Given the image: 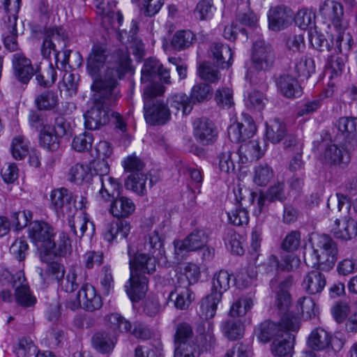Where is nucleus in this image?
<instances>
[{
    "instance_id": "1",
    "label": "nucleus",
    "mask_w": 357,
    "mask_h": 357,
    "mask_svg": "<svg viewBox=\"0 0 357 357\" xmlns=\"http://www.w3.org/2000/svg\"><path fill=\"white\" fill-rule=\"evenodd\" d=\"M130 63L127 52H118L112 56L104 74L93 84L96 94L93 105L84 114L86 128L99 130L109 122L111 110L109 106L119 98L117 81L130 70Z\"/></svg>"
},
{
    "instance_id": "2",
    "label": "nucleus",
    "mask_w": 357,
    "mask_h": 357,
    "mask_svg": "<svg viewBox=\"0 0 357 357\" xmlns=\"http://www.w3.org/2000/svg\"><path fill=\"white\" fill-rule=\"evenodd\" d=\"M130 276L129 284L126 285V291L132 302L143 298L147 291L148 279L144 274H152L156 270L157 262H163V259L154 257L145 252H137L128 246Z\"/></svg>"
},
{
    "instance_id": "3",
    "label": "nucleus",
    "mask_w": 357,
    "mask_h": 357,
    "mask_svg": "<svg viewBox=\"0 0 357 357\" xmlns=\"http://www.w3.org/2000/svg\"><path fill=\"white\" fill-rule=\"evenodd\" d=\"M310 242L312 249V253L305 259L306 264L312 268L323 271L331 270L338 256L337 245L327 234H312Z\"/></svg>"
},
{
    "instance_id": "4",
    "label": "nucleus",
    "mask_w": 357,
    "mask_h": 357,
    "mask_svg": "<svg viewBox=\"0 0 357 357\" xmlns=\"http://www.w3.org/2000/svg\"><path fill=\"white\" fill-rule=\"evenodd\" d=\"M165 91V87L158 82L151 83L144 89V118L150 125H163L170 119L171 112L167 104L158 98Z\"/></svg>"
},
{
    "instance_id": "5",
    "label": "nucleus",
    "mask_w": 357,
    "mask_h": 357,
    "mask_svg": "<svg viewBox=\"0 0 357 357\" xmlns=\"http://www.w3.org/2000/svg\"><path fill=\"white\" fill-rule=\"evenodd\" d=\"M300 328L299 318L294 313L282 315L278 323L265 321L261 323L255 331L256 335L261 342H268L273 337H283L286 331H297Z\"/></svg>"
},
{
    "instance_id": "6",
    "label": "nucleus",
    "mask_w": 357,
    "mask_h": 357,
    "mask_svg": "<svg viewBox=\"0 0 357 357\" xmlns=\"http://www.w3.org/2000/svg\"><path fill=\"white\" fill-rule=\"evenodd\" d=\"M68 43V36L61 27L50 28L45 33V38L40 47L41 55L45 59H50L53 54L58 64L61 50H64Z\"/></svg>"
},
{
    "instance_id": "7",
    "label": "nucleus",
    "mask_w": 357,
    "mask_h": 357,
    "mask_svg": "<svg viewBox=\"0 0 357 357\" xmlns=\"http://www.w3.org/2000/svg\"><path fill=\"white\" fill-rule=\"evenodd\" d=\"M251 68L257 72L270 69L275 62V55L272 46L263 40H256L251 50Z\"/></svg>"
},
{
    "instance_id": "8",
    "label": "nucleus",
    "mask_w": 357,
    "mask_h": 357,
    "mask_svg": "<svg viewBox=\"0 0 357 357\" xmlns=\"http://www.w3.org/2000/svg\"><path fill=\"white\" fill-rule=\"evenodd\" d=\"M208 236L202 229L192 231L183 241H174V254L178 260L182 259L186 252L203 248L208 242Z\"/></svg>"
},
{
    "instance_id": "9",
    "label": "nucleus",
    "mask_w": 357,
    "mask_h": 357,
    "mask_svg": "<svg viewBox=\"0 0 357 357\" xmlns=\"http://www.w3.org/2000/svg\"><path fill=\"white\" fill-rule=\"evenodd\" d=\"M54 234L53 228L45 222H33L29 227V236L37 246L40 247V251L54 247L52 242Z\"/></svg>"
},
{
    "instance_id": "10",
    "label": "nucleus",
    "mask_w": 357,
    "mask_h": 357,
    "mask_svg": "<svg viewBox=\"0 0 357 357\" xmlns=\"http://www.w3.org/2000/svg\"><path fill=\"white\" fill-rule=\"evenodd\" d=\"M52 248H47L40 251V257L43 261H50L58 257H66L73 251L71 241L67 234L60 232L56 239H52Z\"/></svg>"
},
{
    "instance_id": "11",
    "label": "nucleus",
    "mask_w": 357,
    "mask_h": 357,
    "mask_svg": "<svg viewBox=\"0 0 357 357\" xmlns=\"http://www.w3.org/2000/svg\"><path fill=\"white\" fill-rule=\"evenodd\" d=\"M165 236L162 234L158 228L150 231L144 238L143 244L138 246L140 252H145L156 258L163 259L166 263L165 250L164 247Z\"/></svg>"
},
{
    "instance_id": "12",
    "label": "nucleus",
    "mask_w": 357,
    "mask_h": 357,
    "mask_svg": "<svg viewBox=\"0 0 357 357\" xmlns=\"http://www.w3.org/2000/svg\"><path fill=\"white\" fill-rule=\"evenodd\" d=\"M319 13L326 22H331L336 31H340L344 28L342 21L343 8L342 6L331 0H326L319 5Z\"/></svg>"
},
{
    "instance_id": "13",
    "label": "nucleus",
    "mask_w": 357,
    "mask_h": 357,
    "mask_svg": "<svg viewBox=\"0 0 357 357\" xmlns=\"http://www.w3.org/2000/svg\"><path fill=\"white\" fill-rule=\"evenodd\" d=\"M333 336L322 328L314 329L307 338V345L313 351H325L328 355L335 353Z\"/></svg>"
},
{
    "instance_id": "14",
    "label": "nucleus",
    "mask_w": 357,
    "mask_h": 357,
    "mask_svg": "<svg viewBox=\"0 0 357 357\" xmlns=\"http://www.w3.org/2000/svg\"><path fill=\"white\" fill-rule=\"evenodd\" d=\"M293 16L292 10L284 5L271 8L268 14L269 29L275 31L284 29L291 23Z\"/></svg>"
},
{
    "instance_id": "15",
    "label": "nucleus",
    "mask_w": 357,
    "mask_h": 357,
    "mask_svg": "<svg viewBox=\"0 0 357 357\" xmlns=\"http://www.w3.org/2000/svg\"><path fill=\"white\" fill-rule=\"evenodd\" d=\"M193 134L199 144L208 145L215 142L218 132L211 121L199 119L193 123Z\"/></svg>"
},
{
    "instance_id": "16",
    "label": "nucleus",
    "mask_w": 357,
    "mask_h": 357,
    "mask_svg": "<svg viewBox=\"0 0 357 357\" xmlns=\"http://www.w3.org/2000/svg\"><path fill=\"white\" fill-rule=\"evenodd\" d=\"M158 178L151 174L140 173L130 174L125 181V186L137 195H144L147 191V186L151 188L157 181Z\"/></svg>"
},
{
    "instance_id": "17",
    "label": "nucleus",
    "mask_w": 357,
    "mask_h": 357,
    "mask_svg": "<svg viewBox=\"0 0 357 357\" xmlns=\"http://www.w3.org/2000/svg\"><path fill=\"white\" fill-rule=\"evenodd\" d=\"M250 196L251 204H254L255 200L257 201L258 213H260L264 206L266 199H268L270 202H274L275 200L283 202L286 199L284 195V183L283 182H278L275 185L271 186L267 191L266 195H264L261 190H259L252 192Z\"/></svg>"
},
{
    "instance_id": "18",
    "label": "nucleus",
    "mask_w": 357,
    "mask_h": 357,
    "mask_svg": "<svg viewBox=\"0 0 357 357\" xmlns=\"http://www.w3.org/2000/svg\"><path fill=\"white\" fill-rule=\"evenodd\" d=\"M74 202L73 193L66 188L54 189L50 193V206L57 213L70 212Z\"/></svg>"
},
{
    "instance_id": "19",
    "label": "nucleus",
    "mask_w": 357,
    "mask_h": 357,
    "mask_svg": "<svg viewBox=\"0 0 357 357\" xmlns=\"http://www.w3.org/2000/svg\"><path fill=\"white\" fill-rule=\"evenodd\" d=\"M82 305L84 309L91 312L102 306L101 297L96 294L95 288L89 283L82 284L77 293V303L75 307H78Z\"/></svg>"
},
{
    "instance_id": "20",
    "label": "nucleus",
    "mask_w": 357,
    "mask_h": 357,
    "mask_svg": "<svg viewBox=\"0 0 357 357\" xmlns=\"http://www.w3.org/2000/svg\"><path fill=\"white\" fill-rule=\"evenodd\" d=\"M186 284L185 282L183 284L175 282L174 289L169 295V299L174 302L175 307L181 310L188 309L195 299V294Z\"/></svg>"
},
{
    "instance_id": "21",
    "label": "nucleus",
    "mask_w": 357,
    "mask_h": 357,
    "mask_svg": "<svg viewBox=\"0 0 357 357\" xmlns=\"http://www.w3.org/2000/svg\"><path fill=\"white\" fill-rule=\"evenodd\" d=\"M130 225L126 220H116L108 223L103 233L105 241L113 243L126 239L129 235Z\"/></svg>"
},
{
    "instance_id": "22",
    "label": "nucleus",
    "mask_w": 357,
    "mask_h": 357,
    "mask_svg": "<svg viewBox=\"0 0 357 357\" xmlns=\"http://www.w3.org/2000/svg\"><path fill=\"white\" fill-rule=\"evenodd\" d=\"M335 128L337 130L336 137L350 143L357 137V118L341 117L335 122Z\"/></svg>"
},
{
    "instance_id": "23",
    "label": "nucleus",
    "mask_w": 357,
    "mask_h": 357,
    "mask_svg": "<svg viewBox=\"0 0 357 357\" xmlns=\"http://www.w3.org/2000/svg\"><path fill=\"white\" fill-rule=\"evenodd\" d=\"M333 236L338 239L349 241L357 236V221L345 218L341 223L336 219L331 230Z\"/></svg>"
},
{
    "instance_id": "24",
    "label": "nucleus",
    "mask_w": 357,
    "mask_h": 357,
    "mask_svg": "<svg viewBox=\"0 0 357 357\" xmlns=\"http://www.w3.org/2000/svg\"><path fill=\"white\" fill-rule=\"evenodd\" d=\"M14 73L19 81L27 83L35 74L31 61L22 54H15L13 58Z\"/></svg>"
},
{
    "instance_id": "25",
    "label": "nucleus",
    "mask_w": 357,
    "mask_h": 357,
    "mask_svg": "<svg viewBox=\"0 0 357 357\" xmlns=\"http://www.w3.org/2000/svg\"><path fill=\"white\" fill-rule=\"evenodd\" d=\"M349 152L335 144L328 145L323 154V159L326 164L329 165H346L350 162Z\"/></svg>"
},
{
    "instance_id": "26",
    "label": "nucleus",
    "mask_w": 357,
    "mask_h": 357,
    "mask_svg": "<svg viewBox=\"0 0 357 357\" xmlns=\"http://www.w3.org/2000/svg\"><path fill=\"white\" fill-rule=\"evenodd\" d=\"M326 284V276L319 269L310 271L305 276L302 282V286L305 291L309 294L312 295L321 293Z\"/></svg>"
},
{
    "instance_id": "27",
    "label": "nucleus",
    "mask_w": 357,
    "mask_h": 357,
    "mask_svg": "<svg viewBox=\"0 0 357 357\" xmlns=\"http://www.w3.org/2000/svg\"><path fill=\"white\" fill-rule=\"evenodd\" d=\"M109 207V212L114 216L119 218L129 217L135 210V205L132 199L127 197H115Z\"/></svg>"
},
{
    "instance_id": "28",
    "label": "nucleus",
    "mask_w": 357,
    "mask_h": 357,
    "mask_svg": "<svg viewBox=\"0 0 357 357\" xmlns=\"http://www.w3.org/2000/svg\"><path fill=\"white\" fill-rule=\"evenodd\" d=\"M293 331H286L283 337L275 338L271 344V351L275 356H284L290 354L294 349L295 335Z\"/></svg>"
},
{
    "instance_id": "29",
    "label": "nucleus",
    "mask_w": 357,
    "mask_h": 357,
    "mask_svg": "<svg viewBox=\"0 0 357 357\" xmlns=\"http://www.w3.org/2000/svg\"><path fill=\"white\" fill-rule=\"evenodd\" d=\"M106 59V50L100 45H94L87 59V70L89 74L97 77Z\"/></svg>"
},
{
    "instance_id": "30",
    "label": "nucleus",
    "mask_w": 357,
    "mask_h": 357,
    "mask_svg": "<svg viewBox=\"0 0 357 357\" xmlns=\"http://www.w3.org/2000/svg\"><path fill=\"white\" fill-rule=\"evenodd\" d=\"M213 60L221 68H228L232 64V52L228 45L220 43H213L211 45Z\"/></svg>"
},
{
    "instance_id": "31",
    "label": "nucleus",
    "mask_w": 357,
    "mask_h": 357,
    "mask_svg": "<svg viewBox=\"0 0 357 357\" xmlns=\"http://www.w3.org/2000/svg\"><path fill=\"white\" fill-rule=\"evenodd\" d=\"M15 300L16 303L24 308L33 307L37 303L36 297L31 291L27 281L20 282L15 287Z\"/></svg>"
},
{
    "instance_id": "32",
    "label": "nucleus",
    "mask_w": 357,
    "mask_h": 357,
    "mask_svg": "<svg viewBox=\"0 0 357 357\" xmlns=\"http://www.w3.org/2000/svg\"><path fill=\"white\" fill-rule=\"evenodd\" d=\"M244 185L238 184L234 188L235 200L236 202L237 208L228 213V218L231 224L236 226H241L243 225V219L245 218V209L243 207L242 201L244 199Z\"/></svg>"
},
{
    "instance_id": "33",
    "label": "nucleus",
    "mask_w": 357,
    "mask_h": 357,
    "mask_svg": "<svg viewBox=\"0 0 357 357\" xmlns=\"http://www.w3.org/2000/svg\"><path fill=\"white\" fill-rule=\"evenodd\" d=\"M245 321L234 319L223 321L221 330L224 336L231 341L243 338L245 332Z\"/></svg>"
},
{
    "instance_id": "34",
    "label": "nucleus",
    "mask_w": 357,
    "mask_h": 357,
    "mask_svg": "<svg viewBox=\"0 0 357 357\" xmlns=\"http://www.w3.org/2000/svg\"><path fill=\"white\" fill-rule=\"evenodd\" d=\"M276 83L281 93L287 98H296L301 95V86L296 79L291 76L282 75Z\"/></svg>"
},
{
    "instance_id": "35",
    "label": "nucleus",
    "mask_w": 357,
    "mask_h": 357,
    "mask_svg": "<svg viewBox=\"0 0 357 357\" xmlns=\"http://www.w3.org/2000/svg\"><path fill=\"white\" fill-rule=\"evenodd\" d=\"M99 181L101 184L99 194L105 201H111L116 196H119L121 184L117 179L111 176H106L100 177Z\"/></svg>"
},
{
    "instance_id": "36",
    "label": "nucleus",
    "mask_w": 357,
    "mask_h": 357,
    "mask_svg": "<svg viewBox=\"0 0 357 357\" xmlns=\"http://www.w3.org/2000/svg\"><path fill=\"white\" fill-rule=\"evenodd\" d=\"M221 300L220 293L211 291L200 302V315L206 319L213 318L215 315L218 305Z\"/></svg>"
},
{
    "instance_id": "37",
    "label": "nucleus",
    "mask_w": 357,
    "mask_h": 357,
    "mask_svg": "<svg viewBox=\"0 0 357 357\" xmlns=\"http://www.w3.org/2000/svg\"><path fill=\"white\" fill-rule=\"evenodd\" d=\"M93 347L100 353H109L112 351L115 346L116 339L109 333L101 331L96 333L92 337Z\"/></svg>"
},
{
    "instance_id": "38",
    "label": "nucleus",
    "mask_w": 357,
    "mask_h": 357,
    "mask_svg": "<svg viewBox=\"0 0 357 357\" xmlns=\"http://www.w3.org/2000/svg\"><path fill=\"white\" fill-rule=\"evenodd\" d=\"M287 134L286 124L279 119H274L266 123V136L273 144L280 142Z\"/></svg>"
},
{
    "instance_id": "39",
    "label": "nucleus",
    "mask_w": 357,
    "mask_h": 357,
    "mask_svg": "<svg viewBox=\"0 0 357 357\" xmlns=\"http://www.w3.org/2000/svg\"><path fill=\"white\" fill-rule=\"evenodd\" d=\"M200 276V271L195 264L188 263L181 268V271L176 275V282L181 284L186 282V286L195 283Z\"/></svg>"
},
{
    "instance_id": "40",
    "label": "nucleus",
    "mask_w": 357,
    "mask_h": 357,
    "mask_svg": "<svg viewBox=\"0 0 357 357\" xmlns=\"http://www.w3.org/2000/svg\"><path fill=\"white\" fill-rule=\"evenodd\" d=\"M70 181L77 184L89 182L92 178L91 167L82 163H77L73 166L70 171Z\"/></svg>"
},
{
    "instance_id": "41",
    "label": "nucleus",
    "mask_w": 357,
    "mask_h": 357,
    "mask_svg": "<svg viewBox=\"0 0 357 357\" xmlns=\"http://www.w3.org/2000/svg\"><path fill=\"white\" fill-rule=\"evenodd\" d=\"M213 93L212 87L206 83H197L190 91L189 98L193 105L195 103L206 102L211 98Z\"/></svg>"
},
{
    "instance_id": "42",
    "label": "nucleus",
    "mask_w": 357,
    "mask_h": 357,
    "mask_svg": "<svg viewBox=\"0 0 357 357\" xmlns=\"http://www.w3.org/2000/svg\"><path fill=\"white\" fill-rule=\"evenodd\" d=\"M293 69L296 76L307 79L314 72V60L306 56H303L296 59Z\"/></svg>"
},
{
    "instance_id": "43",
    "label": "nucleus",
    "mask_w": 357,
    "mask_h": 357,
    "mask_svg": "<svg viewBox=\"0 0 357 357\" xmlns=\"http://www.w3.org/2000/svg\"><path fill=\"white\" fill-rule=\"evenodd\" d=\"M196 39L195 34L191 31L181 30L174 34L171 43L174 49L181 50L190 47Z\"/></svg>"
},
{
    "instance_id": "44",
    "label": "nucleus",
    "mask_w": 357,
    "mask_h": 357,
    "mask_svg": "<svg viewBox=\"0 0 357 357\" xmlns=\"http://www.w3.org/2000/svg\"><path fill=\"white\" fill-rule=\"evenodd\" d=\"M35 103L39 110H51L57 106L59 97L54 91L47 90L36 98Z\"/></svg>"
},
{
    "instance_id": "45",
    "label": "nucleus",
    "mask_w": 357,
    "mask_h": 357,
    "mask_svg": "<svg viewBox=\"0 0 357 357\" xmlns=\"http://www.w3.org/2000/svg\"><path fill=\"white\" fill-rule=\"evenodd\" d=\"M168 103L175 109V114L181 109H183V114H188L192 109V105L189 97L183 93H175L168 97L167 104Z\"/></svg>"
},
{
    "instance_id": "46",
    "label": "nucleus",
    "mask_w": 357,
    "mask_h": 357,
    "mask_svg": "<svg viewBox=\"0 0 357 357\" xmlns=\"http://www.w3.org/2000/svg\"><path fill=\"white\" fill-rule=\"evenodd\" d=\"M35 75L38 83L44 87L52 86L56 79V71L52 63H49L43 71L40 67L38 68Z\"/></svg>"
},
{
    "instance_id": "47",
    "label": "nucleus",
    "mask_w": 357,
    "mask_h": 357,
    "mask_svg": "<svg viewBox=\"0 0 357 357\" xmlns=\"http://www.w3.org/2000/svg\"><path fill=\"white\" fill-rule=\"evenodd\" d=\"M108 327L114 332L125 333L131 328L130 323L118 313H111L106 317Z\"/></svg>"
},
{
    "instance_id": "48",
    "label": "nucleus",
    "mask_w": 357,
    "mask_h": 357,
    "mask_svg": "<svg viewBox=\"0 0 357 357\" xmlns=\"http://www.w3.org/2000/svg\"><path fill=\"white\" fill-rule=\"evenodd\" d=\"M59 136L54 135L52 128L41 130L39 132V144L40 146L50 151H56L60 145Z\"/></svg>"
},
{
    "instance_id": "49",
    "label": "nucleus",
    "mask_w": 357,
    "mask_h": 357,
    "mask_svg": "<svg viewBox=\"0 0 357 357\" xmlns=\"http://www.w3.org/2000/svg\"><path fill=\"white\" fill-rule=\"evenodd\" d=\"M88 225L91 227L93 231V222H90L85 215H79L68 220V225L71 231L79 238L84 236L87 229Z\"/></svg>"
},
{
    "instance_id": "50",
    "label": "nucleus",
    "mask_w": 357,
    "mask_h": 357,
    "mask_svg": "<svg viewBox=\"0 0 357 357\" xmlns=\"http://www.w3.org/2000/svg\"><path fill=\"white\" fill-rule=\"evenodd\" d=\"M80 271L79 268H77L74 266L70 267L66 278L64 279L63 277V279L60 280L62 289L66 292H73L76 290L79 284L81 282L80 280L78 279V273Z\"/></svg>"
},
{
    "instance_id": "51",
    "label": "nucleus",
    "mask_w": 357,
    "mask_h": 357,
    "mask_svg": "<svg viewBox=\"0 0 357 357\" xmlns=\"http://www.w3.org/2000/svg\"><path fill=\"white\" fill-rule=\"evenodd\" d=\"M230 275L226 271L221 270L215 273L213 278L212 292L220 293L222 294L229 288Z\"/></svg>"
},
{
    "instance_id": "52",
    "label": "nucleus",
    "mask_w": 357,
    "mask_h": 357,
    "mask_svg": "<svg viewBox=\"0 0 357 357\" xmlns=\"http://www.w3.org/2000/svg\"><path fill=\"white\" fill-rule=\"evenodd\" d=\"M28 120L31 128L39 132L41 130L50 128L51 126L48 123L47 116L39 109L30 111Z\"/></svg>"
},
{
    "instance_id": "53",
    "label": "nucleus",
    "mask_w": 357,
    "mask_h": 357,
    "mask_svg": "<svg viewBox=\"0 0 357 357\" xmlns=\"http://www.w3.org/2000/svg\"><path fill=\"white\" fill-rule=\"evenodd\" d=\"M202 79L210 83H215L220 79V72L208 62L202 63L197 70Z\"/></svg>"
},
{
    "instance_id": "54",
    "label": "nucleus",
    "mask_w": 357,
    "mask_h": 357,
    "mask_svg": "<svg viewBox=\"0 0 357 357\" xmlns=\"http://www.w3.org/2000/svg\"><path fill=\"white\" fill-rule=\"evenodd\" d=\"M29 142L22 135L15 136L11 143L13 156L17 160H21L26 155L29 151Z\"/></svg>"
},
{
    "instance_id": "55",
    "label": "nucleus",
    "mask_w": 357,
    "mask_h": 357,
    "mask_svg": "<svg viewBox=\"0 0 357 357\" xmlns=\"http://www.w3.org/2000/svg\"><path fill=\"white\" fill-rule=\"evenodd\" d=\"M273 176L272 168L267 164L259 165L255 167L253 181L259 186L266 185Z\"/></svg>"
},
{
    "instance_id": "56",
    "label": "nucleus",
    "mask_w": 357,
    "mask_h": 357,
    "mask_svg": "<svg viewBox=\"0 0 357 357\" xmlns=\"http://www.w3.org/2000/svg\"><path fill=\"white\" fill-rule=\"evenodd\" d=\"M25 282V276L23 271H20L12 274L6 268L0 269V282L3 285L11 286L15 288L20 282Z\"/></svg>"
},
{
    "instance_id": "57",
    "label": "nucleus",
    "mask_w": 357,
    "mask_h": 357,
    "mask_svg": "<svg viewBox=\"0 0 357 357\" xmlns=\"http://www.w3.org/2000/svg\"><path fill=\"white\" fill-rule=\"evenodd\" d=\"M327 206L331 210L337 209L338 211L344 209L349 211L351 208V203L347 196L340 193L331 195L327 201Z\"/></svg>"
},
{
    "instance_id": "58",
    "label": "nucleus",
    "mask_w": 357,
    "mask_h": 357,
    "mask_svg": "<svg viewBox=\"0 0 357 357\" xmlns=\"http://www.w3.org/2000/svg\"><path fill=\"white\" fill-rule=\"evenodd\" d=\"M213 10L212 0H201L197 3L194 13L197 19L208 20L213 17Z\"/></svg>"
},
{
    "instance_id": "59",
    "label": "nucleus",
    "mask_w": 357,
    "mask_h": 357,
    "mask_svg": "<svg viewBox=\"0 0 357 357\" xmlns=\"http://www.w3.org/2000/svg\"><path fill=\"white\" fill-rule=\"evenodd\" d=\"M345 26L344 28L337 31V36L335 40L336 47L340 53H342L343 50L348 52H349L354 45V41L351 35L344 31Z\"/></svg>"
},
{
    "instance_id": "60",
    "label": "nucleus",
    "mask_w": 357,
    "mask_h": 357,
    "mask_svg": "<svg viewBox=\"0 0 357 357\" xmlns=\"http://www.w3.org/2000/svg\"><path fill=\"white\" fill-rule=\"evenodd\" d=\"M285 46L289 51L301 52L305 48V39L302 33L289 34L285 38Z\"/></svg>"
},
{
    "instance_id": "61",
    "label": "nucleus",
    "mask_w": 357,
    "mask_h": 357,
    "mask_svg": "<svg viewBox=\"0 0 357 357\" xmlns=\"http://www.w3.org/2000/svg\"><path fill=\"white\" fill-rule=\"evenodd\" d=\"M36 348L30 338L22 337L15 347L17 357H29L36 354Z\"/></svg>"
},
{
    "instance_id": "62",
    "label": "nucleus",
    "mask_w": 357,
    "mask_h": 357,
    "mask_svg": "<svg viewBox=\"0 0 357 357\" xmlns=\"http://www.w3.org/2000/svg\"><path fill=\"white\" fill-rule=\"evenodd\" d=\"M297 307L300 308L303 317L305 319H310L316 315V305L310 296L300 298L297 301Z\"/></svg>"
},
{
    "instance_id": "63",
    "label": "nucleus",
    "mask_w": 357,
    "mask_h": 357,
    "mask_svg": "<svg viewBox=\"0 0 357 357\" xmlns=\"http://www.w3.org/2000/svg\"><path fill=\"white\" fill-rule=\"evenodd\" d=\"M193 332L192 327L187 323H181L176 327L175 334V343L178 345L180 343H188L194 342L192 340Z\"/></svg>"
},
{
    "instance_id": "64",
    "label": "nucleus",
    "mask_w": 357,
    "mask_h": 357,
    "mask_svg": "<svg viewBox=\"0 0 357 357\" xmlns=\"http://www.w3.org/2000/svg\"><path fill=\"white\" fill-rule=\"evenodd\" d=\"M161 66L162 64L158 60L154 59H147L142 69V81H149L153 76L158 74Z\"/></svg>"
}]
</instances>
